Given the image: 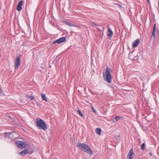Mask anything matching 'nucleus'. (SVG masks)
Returning <instances> with one entry per match:
<instances>
[{
	"label": "nucleus",
	"instance_id": "nucleus-8",
	"mask_svg": "<svg viewBox=\"0 0 159 159\" xmlns=\"http://www.w3.org/2000/svg\"><path fill=\"white\" fill-rule=\"evenodd\" d=\"M17 137V135L15 132H12L9 133L8 137L13 140H15L16 138Z\"/></svg>",
	"mask_w": 159,
	"mask_h": 159
},
{
	"label": "nucleus",
	"instance_id": "nucleus-15",
	"mask_svg": "<svg viewBox=\"0 0 159 159\" xmlns=\"http://www.w3.org/2000/svg\"><path fill=\"white\" fill-rule=\"evenodd\" d=\"M102 131L101 129L100 128H98L96 129V133L99 135H101V132Z\"/></svg>",
	"mask_w": 159,
	"mask_h": 159
},
{
	"label": "nucleus",
	"instance_id": "nucleus-7",
	"mask_svg": "<svg viewBox=\"0 0 159 159\" xmlns=\"http://www.w3.org/2000/svg\"><path fill=\"white\" fill-rule=\"evenodd\" d=\"M66 37H65L61 38L57 40H56L53 42V44L56 43H60L65 42L66 41Z\"/></svg>",
	"mask_w": 159,
	"mask_h": 159
},
{
	"label": "nucleus",
	"instance_id": "nucleus-11",
	"mask_svg": "<svg viewBox=\"0 0 159 159\" xmlns=\"http://www.w3.org/2000/svg\"><path fill=\"white\" fill-rule=\"evenodd\" d=\"M23 3V1L22 0H20L19 2L18 5H17V10L20 11L22 9L21 6Z\"/></svg>",
	"mask_w": 159,
	"mask_h": 159
},
{
	"label": "nucleus",
	"instance_id": "nucleus-9",
	"mask_svg": "<svg viewBox=\"0 0 159 159\" xmlns=\"http://www.w3.org/2000/svg\"><path fill=\"white\" fill-rule=\"evenodd\" d=\"M134 154V152H133V148H131L128 153L127 156V159H133L132 157V156Z\"/></svg>",
	"mask_w": 159,
	"mask_h": 159
},
{
	"label": "nucleus",
	"instance_id": "nucleus-19",
	"mask_svg": "<svg viewBox=\"0 0 159 159\" xmlns=\"http://www.w3.org/2000/svg\"><path fill=\"white\" fill-rule=\"evenodd\" d=\"M90 24L93 27H96L97 26V25L96 23L93 22H91Z\"/></svg>",
	"mask_w": 159,
	"mask_h": 159
},
{
	"label": "nucleus",
	"instance_id": "nucleus-20",
	"mask_svg": "<svg viewBox=\"0 0 159 159\" xmlns=\"http://www.w3.org/2000/svg\"><path fill=\"white\" fill-rule=\"evenodd\" d=\"M145 145V143H143L141 146V149L142 150H144L145 148L144 146Z\"/></svg>",
	"mask_w": 159,
	"mask_h": 159
},
{
	"label": "nucleus",
	"instance_id": "nucleus-18",
	"mask_svg": "<svg viewBox=\"0 0 159 159\" xmlns=\"http://www.w3.org/2000/svg\"><path fill=\"white\" fill-rule=\"evenodd\" d=\"M77 112L81 117H83L84 116L82 114L80 110H78Z\"/></svg>",
	"mask_w": 159,
	"mask_h": 159
},
{
	"label": "nucleus",
	"instance_id": "nucleus-5",
	"mask_svg": "<svg viewBox=\"0 0 159 159\" xmlns=\"http://www.w3.org/2000/svg\"><path fill=\"white\" fill-rule=\"evenodd\" d=\"M15 143L17 145V147L20 148H24L28 146L27 144L23 141H19L16 142Z\"/></svg>",
	"mask_w": 159,
	"mask_h": 159
},
{
	"label": "nucleus",
	"instance_id": "nucleus-10",
	"mask_svg": "<svg viewBox=\"0 0 159 159\" xmlns=\"http://www.w3.org/2000/svg\"><path fill=\"white\" fill-rule=\"evenodd\" d=\"M139 42L140 40L139 39H136L135 41L133 42L132 47L134 48L136 47L139 44Z\"/></svg>",
	"mask_w": 159,
	"mask_h": 159
},
{
	"label": "nucleus",
	"instance_id": "nucleus-22",
	"mask_svg": "<svg viewBox=\"0 0 159 159\" xmlns=\"http://www.w3.org/2000/svg\"><path fill=\"white\" fill-rule=\"evenodd\" d=\"M91 108H92V111L93 112H94V113H97L96 110L93 107L92 105H91Z\"/></svg>",
	"mask_w": 159,
	"mask_h": 159
},
{
	"label": "nucleus",
	"instance_id": "nucleus-6",
	"mask_svg": "<svg viewBox=\"0 0 159 159\" xmlns=\"http://www.w3.org/2000/svg\"><path fill=\"white\" fill-rule=\"evenodd\" d=\"M20 58L19 57H17L15 60L14 62L15 70L18 69L20 65Z\"/></svg>",
	"mask_w": 159,
	"mask_h": 159
},
{
	"label": "nucleus",
	"instance_id": "nucleus-26",
	"mask_svg": "<svg viewBox=\"0 0 159 159\" xmlns=\"http://www.w3.org/2000/svg\"><path fill=\"white\" fill-rule=\"evenodd\" d=\"M150 155L151 156H152V153L151 152H150Z\"/></svg>",
	"mask_w": 159,
	"mask_h": 159
},
{
	"label": "nucleus",
	"instance_id": "nucleus-24",
	"mask_svg": "<svg viewBox=\"0 0 159 159\" xmlns=\"http://www.w3.org/2000/svg\"><path fill=\"white\" fill-rule=\"evenodd\" d=\"M120 136L119 135L116 136L115 137V138L116 139H118L120 138Z\"/></svg>",
	"mask_w": 159,
	"mask_h": 159
},
{
	"label": "nucleus",
	"instance_id": "nucleus-21",
	"mask_svg": "<svg viewBox=\"0 0 159 159\" xmlns=\"http://www.w3.org/2000/svg\"><path fill=\"white\" fill-rule=\"evenodd\" d=\"M122 118L120 116H116L115 117V118L116 120V121H117L119 120H120V118Z\"/></svg>",
	"mask_w": 159,
	"mask_h": 159
},
{
	"label": "nucleus",
	"instance_id": "nucleus-25",
	"mask_svg": "<svg viewBox=\"0 0 159 159\" xmlns=\"http://www.w3.org/2000/svg\"><path fill=\"white\" fill-rule=\"evenodd\" d=\"M115 5H117L118 6V7L120 8H121V7H122V6H121V5L119 4H117V3H115Z\"/></svg>",
	"mask_w": 159,
	"mask_h": 159
},
{
	"label": "nucleus",
	"instance_id": "nucleus-27",
	"mask_svg": "<svg viewBox=\"0 0 159 159\" xmlns=\"http://www.w3.org/2000/svg\"><path fill=\"white\" fill-rule=\"evenodd\" d=\"M148 3H149V2H150V1H149V0H148Z\"/></svg>",
	"mask_w": 159,
	"mask_h": 159
},
{
	"label": "nucleus",
	"instance_id": "nucleus-17",
	"mask_svg": "<svg viewBox=\"0 0 159 159\" xmlns=\"http://www.w3.org/2000/svg\"><path fill=\"white\" fill-rule=\"evenodd\" d=\"M26 96L27 98H30L31 100H33L34 98V96L26 95Z\"/></svg>",
	"mask_w": 159,
	"mask_h": 159
},
{
	"label": "nucleus",
	"instance_id": "nucleus-13",
	"mask_svg": "<svg viewBox=\"0 0 159 159\" xmlns=\"http://www.w3.org/2000/svg\"><path fill=\"white\" fill-rule=\"evenodd\" d=\"M156 24H155L154 27L153 29V31L152 32V35L155 38L156 37Z\"/></svg>",
	"mask_w": 159,
	"mask_h": 159
},
{
	"label": "nucleus",
	"instance_id": "nucleus-14",
	"mask_svg": "<svg viewBox=\"0 0 159 159\" xmlns=\"http://www.w3.org/2000/svg\"><path fill=\"white\" fill-rule=\"evenodd\" d=\"M41 97L42 98V99L44 100V101H48V99H47V98L46 96V95L43 94V93H41Z\"/></svg>",
	"mask_w": 159,
	"mask_h": 159
},
{
	"label": "nucleus",
	"instance_id": "nucleus-23",
	"mask_svg": "<svg viewBox=\"0 0 159 159\" xmlns=\"http://www.w3.org/2000/svg\"><path fill=\"white\" fill-rule=\"evenodd\" d=\"M4 134H5L4 137H8V135H9V133H4Z\"/></svg>",
	"mask_w": 159,
	"mask_h": 159
},
{
	"label": "nucleus",
	"instance_id": "nucleus-3",
	"mask_svg": "<svg viewBox=\"0 0 159 159\" xmlns=\"http://www.w3.org/2000/svg\"><path fill=\"white\" fill-rule=\"evenodd\" d=\"M110 69L107 67L106 71L103 73L104 78H105L106 81L108 83L111 82V76L110 72Z\"/></svg>",
	"mask_w": 159,
	"mask_h": 159
},
{
	"label": "nucleus",
	"instance_id": "nucleus-2",
	"mask_svg": "<svg viewBox=\"0 0 159 159\" xmlns=\"http://www.w3.org/2000/svg\"><path fill=\"white\" fill-rule=\"evenodd\" d=\"M36 125L40 129L46 130L47 129L46 125L43 120L40 118H37L35 121Z\"/></svg>",
	"mask_w": 159,
	"mask_h": 159
},
{
	"label": "nucleus",
	"instance_id": "nucleus-1",
	"mask_svg": "<svg viewBox=\"0 0 159 159\" xmlns=\"http://www.w3.org/2000/svg\"><path fill=\"white\" fill-rule=\"evenodd\" d=\"M78 147L80 149L83 151L90 155L93 154V152L92 151L90 147L87 145L83 143H80L79 144Z\"/></svg>",
	"mask_w": 159,
	"mask_h": 159
},
{
	"label": "nucleus",
	"instance_id": "nucleus-12",
	"mask_svg": "<svg viewBox=\"0 0 159 159\" xmlns=\"http://www.w3.org/2000/svg\"><path fill=\"white\" fill-rule=\"evenodd\" d=\"M108 33L107 36L109 39H110L113 34V32L111 29L109 28H108Z\"/></svg>",
	"mask_w": 159,
	"mask_h": 159
},
{
	"label": "nucleus",
	"instance_id": "nucleus-16",
	"mask_svg": "<svg viewBox=\"0 0 159 159\" xmlns=\"http://www.w3.org/2000/svg\"><path fill=\"white\" fill-rule=\"evenodd\" d=\"M65 24L66 25H69V26H75V27H78V26H76L75 25H74L72 24H71V23H69V22H65Z\"/></svg>",
	"mask_w": 159,
	"mask_h": 159
},
{
	"label": "nucleus",
	"instance_id": "nucleus-4",
	"mask_svg": "<svg viewBox=\"0 0 159 159\" xmlns=\"http://www.w3.org/2000/svg\"><path fill=\"white\" fill-rule=\"evenodd\" d=\"M34 152L33 149L32 148L29 149L28 150L25 149L24 151H22L19 153V154L21 156H23L26 154H31Z\"/></svg>",
	"mask_w": 159,
	"mask_h": 159
}]
</instances>
